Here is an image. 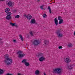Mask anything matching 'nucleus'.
Here are the masks:
<instances>
[{"label": "nucleus", "instance_id": "1", "mask_svg": "<svg viewBox=\"0 0 75 75\" xmlns=\"http://www.w3.org/2000/svg\"><path fill=\"white\" fill-rule=\"evenodd\" d=\"M9 56L8 54H6L5 55V58H6V60L4 61V62L6 65H9L13 62V60L8 57Z\"/></svg>", "mask_w": 75, "mask_h": 75}, {"label": "nucleus", "instance_id": "2", "mask_svg": "<svg viewBox=\"0 0 75 75\" xmlns=\"http://www.w3.org/2000/svg\"><path fill=\"white\" fill-rule=\"evenodd\" d=\"M62 71V68H57L53 69V72L56 74H59L61 73Z\"/></svg>", "mask_w": 75, "mask_h": 75}, {"label": "nucleus", "instance_id": "3", "mask_svg": "<svg viewBox=\"0 0 75 75\" xmlns=\"http://www.w3.org/2000/svg\"><path fill=\"white\" fill-rule=\"evenodd\" d=\"M40 41L37 40L35 39L32 42V44L34 46H36L37 45H38L40 44Z\"/></svg>", "mask_w": 75, "mask_h": 75}, {"label": "nucleus", "instance_id": "4", "mask_svg": "<svg viewBox=\"0 0 75 75\" xmlns=\"http://www.w3.org/2000/svg\"><path fill=\"white\" fill-rule=\"evenodd\" d=\"M11 12H9L6 13L7 16L6 17V19L8 20H10L12 18V17L11 16Z\"/></svg>", "mask_w": 75, "mask_h": 75}, {"label": "nucleus", "instance_id": "5", "mask_svg": "<svg viewBox=\"0 0 75 75\" xmlns=\"http://www.w3.org/2000/svg\"><path fill=\"white\" fill-rule=\"evenodd\" d=\"M17 54H18V57L19 58H23L24 57L25 54L24 53H23V52L19 51L17 52Z\"/></svg>", "mask_w": 75, "mask_h": 75}, {"label": "nucleus", "instance_id": "6", "mask_svg": "<svg viewBox=\"0 0 75 75\" xmlns=\"http://www.w3.org/2000/svg\"><path fill=\"white\" fill-rule=\"evenodd\" d=\"M22 62L24 63L26 67H28L30 65V63L29 62H27V60L26 59H23L22 61Z\"/></svg>", "mask_w": 75, "mask_h": 75}, {"label": "nucleus", "instance_id": "7", "mask_svg": "<svg viewBox=\"0 0 75 75\" xmlns=\"http://www.w3.org/2000/svg\"><path fill=\"white\" fill-rule=\"evenodd\" d=\"M14 4V2L10 1L7 3V5L8 7H13Z\"/></svg>", "mask_w": 75, "mask_h": 75}, {"label": "nucleus", "instance_id": "8", "mask_svg": "<svg viewBox=\"0 0 75 75\" xmlns=\"http://www.w3.org/2000/svg\"><path fill=\"white\" fill-rule=\"evenodd\" d=\"M61 30H58L56 32V33L58 35V37L61 38L63 36L62 34L61 33Z\"/></svg>", "mask_w": 75, "mask_h": 75}, {"label": "nucleus", "instance_id": "9", "mask_svg": "<svg viewBox=\"0 0 75 75\" xmlns=\"http://www.w3.org/2000/svg\"><path fill=\"white\" fill-rule=\"evenodd\" d=\"M68 68L69 70H72L74 68V67L73 66V64H69V66L68 67Z\"/></svg>", "mask_w": 75, "mask_h": 75}, {"label": "nucleus", "instance_id": "10", "mask_svg": "<svg viewBox=\"0 0 75 75\" xmlns=\"http://www.w3.org/2000/svg\"><path fill=\"white\" fill-rule=\"evenodd\" d=\"M10 24L11 25L12 27H14V26L15 27H18V25L15 23L11 22Z\"/></svg>", "mask_w": 75, "mask_h": 75}, {"label": "nucleus", "instance_id": "11", "mask_svg": "<svg viewBox=\"0 0 75 75\" xmlns=\"http://www.w3.org/2000/svg\"><path fill=\"white\" fill-rule=\"evenodd\" d=\"M54 23L56 25H58V19L57 17H56L54 19Z\"/></svg>", "mask_w": 75, "mask_h": 75}, {"label": "nucleus", "instance_id": "12", "mask_svg": "<svg viewBox=\"0 0 75 75\" xmlns=\"http://www.w3.org/2000/svg\"><path fill=\"white\" fill-rule=\"evenodd\" d=\"M26 18L28 20H30V19H31V18H32V16H31V15H28L26 16Z\"/></svg>", "mask_w": 75, "mask_h": 75}, {"label": "nucleus", "instance_id": "13", "mask_svg": "<svg viewBox=\"0 0 75 75\" xmlns=\"http://www.w3.org/2000/svg\"><path fill=\"white\" fill-rule=\"evenodd\" d=\"M65 62H66V63H68V62H69H69L71 61V60L68 58H67L66 59H65Z\"/></svg>", "mask_w": 75, "mask_h": 75}, {"label": "nucleus", "instance_id": "14", "mask_svg": "<svg viewBox=\"0 0 75 75\" xmlns=\"http://www.w3.org/2000/svg\"><path fill=\"white\" fill-rule=\"evenodd\" d=\"M31 24H34L35 23V20L34 19H32L30 21Z\"/></svg>", "mask_w": 75, "mask_h": 75}, {"label": "nucleus", "instance_id": "15", "mask_svg": "<svg viewBox=\"0 0 75 75\" xmlns=\"http://www.w3.org/2000/svg\"><path fill=\"white\" fill-rule=\"evenodd\" d=\"M10 11V9L8 8H7L5 9V11L6 13H8Z\"/></svg>", "mask_w": 75, "mask_h": 75}, {"label": "nucleus", "instance_id": "16", "mask_svg": "<svg viewBox=\"0 0 75 75\" xmlns=\"http://www.w3.org/2000/svg\"><path fill=\"white\" fill-rule=\"evenodd\" d=\"M45 59V58L43 57H42L39 58V61H44V60Z\"/></svg>", "mask_w": 75, "mask_h": 75}, {"label": "nucleus", "instance_id": "17", "mask_svg": "<svg viewBox=\"0 0 75 75\" xmlns=\"http://www.w3.org/2000/svg\"><path fill=\"white\" fill-rule=\"evenodd\" d=\"M5 71L4 70H2L1 69H0V74L1 75V74H3Z\"/></svg>", "mask_w": 75, "mask_h": 75}, {"label": "nucleus", "instance_id": "18", "mask_svg": "<svg viewBox=\"0 0 75 75\" xmlns=\"http://www.w3.org/2000/svg\"><path fill=\"white\" fill-rule=\"evenodd\" d=\"M63 22H64V21L63 19L59 20V24H62V23H63Z\"/></svg>", "mask_w": 75, "mask_h": 75}, {"label": "nucleus", "instance_id": "19", "mask_svg": "<svg viewBox=\"0 0 75 75\" xmlns=\"http://www.w3.org/2000/svg\"><path fill=\"white\" fill-rule=\"evenodd\" d=\"M48 43V40H45L44 41V45H47V44Z\"/></svg>", "mask_w": 75, "mask_h": 75}, {"label": "nucleus", "instance_id": "20", "mask_svg": "<svg viewBox=\"0 0 75 75\" xmlns=\"http://www.w3.org/2000/svg\"><path fill=\"white\" fill-rule=\"evenodd\" d=\"M40 74V71L39 70H37L35 71V75H38Z\"/></svg>", "mask_w": 75, "mask_h": 75}, {"label": "nucleus", "instance_id": "21", "mask_svg": "<svg viewBox=\"0 0 75 75\" xmlns=\"http://www.w3.org/2000/svg\"><path fill=\"white\" fill-rule=\"evenodd\" d=\"M30 34L31 36H34V32L33 31H30Z\"/></svg>", "mask_w": 75, "mask_h": 75}, {"label": "nucleus", "instance_id": "22", "mask_svg": "<svg viewBox=\"0 0 75 75\" xmlns=\"http://www.w3.org/2000/svg\"><path fill=\"white\" fill-rule=\"evenodd\" d=\"M68 46L69 47V48H71L73 46V45L71 43H69L68 45Z\"/></svg>", "mask_w": 75, "mask_h": 75}, {"label": "nucleus", "instance_id": "23", "mask_svg": "<svg viewBox=\"0 0 75 75\" xmlns=\"http://www.w3.org/2000/svg\"><path fill=\"white\" fill-rule=\"evenodd\" d=\"M19 36L21 41H23V36H22V35H19Z\"/></svg>", "mask_w": 75, "mask_h": 75}, {"label": "nucleus", "instance_id": "24", "mask_svg": "<svg viewBox=\"0 0 75 75\" xmlns=\"http://www.w3.org/2000/svg\"><path fill=\"white\" fill-rule=\"evenodd\" d=\"M42 56H43V54L41 53H39L38 57H42Z\"/></svg>", "mask_w": 75, "mask_h": 75}, {"label": "nucleus", "instance_id": "25", "mask_svg": "<svg viewBox=\"0 0 75 75\" xmlns=\"http://www.w3.org/2000/svg\"><path fill=\"white\" fill-rule=\"evenodd\" d=\"M48 9L49 11V12L50 13H51L52 12H51V8L50 7V6H48Z\"/></svg>", "mask_w": 75, "mask_h": 75}, {"label": "nucleus", "instance_id": "26", "mask_svg": "<svg viewBox=\"0 0 75 75\" xmlns=\"http://www.w3.org/2000/svg\"><path fill=\"white\" fill-rule=\"evenodd\" d=\"M58 19L59 20H61L62 19V17L60 16L58 17Z\"/></svg>", "mask_w": 75, "mask_h": 75}, {"label": "nucleus", "instance_id": "27", "mask_svg": "<svg viewBox=\"0 0 75 75\" xmlns=\"http://www.w3.org/2000/svg\"><path fill=\"white\" fill-rule=\"evenodd\" d=\"M42 16L43 17V18H46L47 16L46 14H43Z\"/></svg>", "mask_w": 75, "mask_h": 75}, {"label": "nucleus", "instance_id": "28", "mask_svg": "<svg viewBox=\"0 0 75 75\" xmlns=\"http://www.w3.org/2000/svg\"><path fill=\"white\" fill-rule=\"evenodd\" d=\"M44 6V5H42V6H40V8H41V9H42V10H44V8H43Z\"/></svg>", "mask_w": 75, "mask_h": 75}, {"label": "nucleus", "instance_id": "29", "mask_svg": "<svg viewBox=\"0 0 75 75\" xmlns=\"http://www.w3.org/2000/svg\"><path fill=\"white\" fill-rule=\"evenodd\" d=\"M20 17V15H17L16 16H15V18H18Z\"/></svg>", "mask_w": 75, "mask_h": 75}, {"label": "nucleus", "instance_id": "30", "mask_svg": "<svg viewBox=\"0 0 75 75\" xmlns=\"http://www.w3.org/2000/svg\"><path fill=\"white\" fill-rule=\"evenodd\" d=\"M58 48L59 49H62V47L61 46H60L58 47Z\"/></svg>", "mask_w": 75, "mask_h": 75}, {"label": "nucleus", "instance_id": "31", "mask_svg": "<svg viewBox=\"0 0 75 75\" xmlns=\"http://www.w3.org/2000/svg\"><path fill=\"white\" fill-rule=\"evenodd\" d=\"M6 75H13V74H10V73H8Z\"/></svg>", "mask_w": 75, "mask_h": 75}, {"label": "nucleus", "instance_id": "32", "mask_svg": "<svg viewBox=\"0 0 75 75\" xmlns=\"http://www.w3.org/2000/svg\"><path fill=\"white\" fill-rule=\"evenodd\" d=\"M24 17H27V15H26V14H24Z\"/></svg>", "mask_w": 75, "mask_h": 75}, {"label": "nucleus", "instance_id": "33", "mask_svg": "<svg viewBox=\"0 0 75 75\" xmlns=\"http://www.w3.org/2000/svg\"><path fill=\"white\" fill-rule=\"evenodd\" d=\"M18 75H21V74L20 73H19L18 74Z\"/></svg>", "mask_w": 75, "mask_h": 75}, {"label": "nucleus", "instance_id": "34", "mask_svg": "<svg viewBox=\"0 0 75 75\" xmlns=\"http://www.w3.org/2000/svg\"><path fill=\"white\" fill-rule=\"evenodd\" d=\"M13 42H16V40H14Z\"/></svg>", "mask_w": 75, "mask_h": 75}, {"label": "nucleus", "instance_id": "35", "mask_svg": "<svg viewBox=\"0 0 75 75\" xmlns=\"http://www.w3.org/2000/svg\"><path fill=\"white\" fill-rule=\"evenodd\" d=\"M5 0H0V2L3 1H4Z\"/></svg>", "mask_w": 75, "mask_h": 75}, {"label": "nucleus", "instance_id": "36", "mask_svg": "<svg viewBox=\"0 0 75 75\" xmlns=\"http://www.w3.org/2000/svg\"><path fill=\"white\" fill-rule=\"evenodd\" d=\"M13 12H16V10H14L13 11Z\"/></svg>", "mask_w": 75, "mask_h": 75}, {"label": "nucleus", "instance_id": "37", "mask_svg": "<svg viewBox=\"0 0 75 75\" xmlns=\"http://www.w3.org/2000/svg\"><path fill=\"white\" fill-rule=\"evenodd\" d=\"M2 40V39L1 38H0V41H1V40Z\"/></svg>", "mask_w": 75, "mask_h": 75}, {"label": "nucleus", "instance_id": "38", "mask_svg": "<svg viewBox=\"0 0 75 75\" xmlns=\"http://www.w3.org/2000/svg\"><path fill=\"white\" fill-rule=\"evenodd\" d=\"M74 35H75V31L74 32Z\"/></svg>", "mask_w": 75, "mask_h": 75}, {"label": "nucleus", "instance_id": "39", "mask_svg": "<svg viewBox=\"0 0 75 75\" xmlns=\"http://www.w3.org/2000/svg\"><path fill=\"white\" fill-rule=\"evenodd\" d=\"M55 1H54V2H53V3H55Z\"/></svg>", "mask_w": 75, "mask_h": 75}, {"label": "nucleus", "instance_id": "40", "mask_svg": "<svg viewBox=\"0 0 75 75\" xmlns=\"http://www.w3.org/2000/svg\"><path fill=\"white\" fill-rule=\"evenodd\" d=\"M44 75H46V74H45V73L44 74Z\"/></svg>", "mask_w": 75, "mask_h": 75}, {"label": "nucleus", "instance_id": "41", "mask_svg": "<svg viewBox=\"0 0 75 75\" xmlns=\"http://www.w3.org/2000/svg\"><path fill=\"white\" fill-rule=\"evenodd\" d=\"M37 0V1H40V0Z\"/></svg>", "mask_w": 75, "mask_h": 75}, {"label": "nucleus", "instance_id": "42", "mask_svg": "<svg viewBox=\"0 0 75 75\" xmlns=\"http://www.w3.org/2000/svg\"><path fill=\"white\" fill-rule=\"evenodd\" d=\"M51 1H52V0H51Z\"/></svg>", "mask_w": 75, "mask_h": 75}]
</instances>
